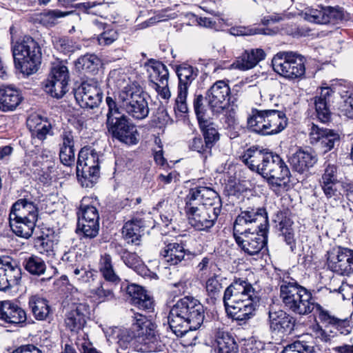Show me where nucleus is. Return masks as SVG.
<instances>
[{"instance_id": "f257e3e1", "label": "nucleus", "mask_w": 353, "mask_h": 353, "mask_svg": "<svg viewBox=\"0 0 353 353\" xmlns=\"http://www.w3.org/2000/svg\"><path fill=\"white\" fill-rule=\"evenodd\" d=\"M268 219L264 208H248L237 216L233 236L238 246L250 256L267 250Z\"/></svg>"}, {"instance_id": "f03ea898", "label": "nucleus", "mask_w": 353, "mask_h": 353, "mask_svg": "<svg viewBox=\"0 0 353 353\" xmlns=\"http://www.w3.org/2000/svg\"><path fill=\"white\" fill-rule=\"evenodd\" d=\"M223 301L228 315L245 323L255 316L259 297L247 279L238 278L225 290Z\"/></svg>"}, {"instance_id": "7ed1b4c3", "label": "nucleus", "mask_w": 353, "mask_h": 353, "mask_svg": "<svg viewBox=\"0 0 353 353\" xmlns=\"http://www.w3.org/2000/svg\"><path fill=\"white\" fill-rule=\"evenodd\" d=\"M129 330H123L118 335L117 343L122 350L134 346L141 352H157L163 351V345L155 334V325L147 317L134 313Z\"/></svg>"}, {"instance_id": "20e7f679", "label": "nucleus", "mask_w": 353, "mask_h": 353, "mask_svg": "<svg viewBox=\"0 0 353 353\" xmlns=\"http://www.w3.org/2000/svg\"><path fill=\"white\" fill-rule=\"evenodd\" d=\"M204 318L205 308L200 301L192 296H185L171 307L168 322L172 332L182 337L188 331L199 328Z\"/></svg>"}, {"instance_id": "39448f33", "label": "nucleus", "mask_w": 353, "mask_h": 353, "mask_svg": "<svg viewBox=\"0 0 353 353\" xmlns=\"http://www.w3.org/2000/svg\"><path fill=\"white\" fill-rule=\"evenodd\" d=\"M279 296L285 308L289 312L301 315L310 314L316 307L311 292L290 276L284 273L279 283Z\"/></svg>"}, {"instance_id": "423d86ee", "label": "nucleus", "mask_w": 353, "mask_h": 353, "mask_svg": "<svg viewBox=\"0 0 353 353\" xmlns=\"http://www.w3.org/2000/svg\"><path fill=\"white\" fill-rule=\"evenodd\" d=\"M105 102L108 108L105 125L112 138L128 145L137 144L139 134L137 126L119 111L117 103L112 97H107Z\"/></svg>"}, {"instance_id": "0eeeda50", "label": "nucleus", "mask_w": 353, "mask_h": 353, "mask_svg": "<svg viewBox=\"0 0 353 353\" xmlns=\"http://www.w3.org/2000/svg\"><path fill=\"white\" fill-rule=\"evenodd\" d=\"M12 52L15 68L27 76L35 73L41 59V48L38 43L30 36L13 43Z\"/></svg>"}, {"instance_id": "6e6552de", "label": "nucleus", "mask_w": 353, "mask_h": 353, "mask_svg": "<svg viewBox=\"0 0 353 353\" xmlns=\"http://www.w3.org/2000/svg\"><path fill=\"white\" fill-rule=\"evenodd\" d=\"M260 174L266 179L276 193L285 192L290 187V172L285 162L277 154H271Z\"/></svg>"}, {"instance_id": "1a4fd4ad", "label": "nucleus", "mask_w": 353, "mask_h": 353, "mask_svg": "<svg viewBox=\"0 0 353 353\" xmlns=\"http://www.w3.org/2000/svg\"><path fill=\"white\" fill-rule=\"evenodd\" d=\"M272 65L277 74L289 80L301 79L305 73V58L292 51L278 52L274 56Z\"/></svg>"}, {"instance_id": "9d476101", "label": "nucleus", "mask_w": 353, "mask_h": 353, "mask_svg": "<svg viewBox=\"0 0 353 353\" xmlns=\"http://www.w3.org/2000/svg\"><path fill=\"white\" fill-rule=\"evenodd\" d=\"M68 327L70 328L71 341H74L77 345L83 348V353H101L94 347H87L85 333L83 327L85 324L86 306L81 303L68 302Z\"/></svg>"}, {"instance_id": "9b49d317", "label": "nucleus", "mask_w": 353, "mask_h": 353, "mask_svg": "<svg viewBox=\"0 0 353 353\" xmlns=\"http://www.w3.org/2000/svg\"><path fill=\"white\" fill-rule=\"evenodd\" d=\"M75 170L76 178L82 187H92L99 177V163L97 153L92 151L88 155L87 152L81 150Z\"/></svg>"}, {"instance_id": "f8f14e48", "label": "nucleus", "mask_w": 353, "mask_h": 353, "mask_svg": "<svg viewBox=\"0 0 353 353\" xmlns=\"http://www.w3.org/2000/svg\"><path fill=\"white\" fill-rule=\"evenodd\" d=\"M90 198L81 200L79 211L77 212L78 222L76 232H82L86 238L92 239L97 236L99 230V214L95 206L89 204Z\"/></svg>"}, {"instance_id": "ddd939ff", "label": "nucleus", "mask_w": 353, "mask_h": 353, "mask_svg": "<svg viewBox=\"0 0 353 353\" xmlns=\"http://www.w3.org/2000/svg\"><path fill=\"white\" fill-rule=\"evenodd\" d=\"M103 91L100 83L94 79L83 81L74 90V97L77 103L82 108L93 109L101 103L103 99Z\"/></svg>"}, {"instance_id": "4468645a", "label": "nucleus", "mask_w": 353, "mask_h": 353, "mask_svg": "<svg viewBox=\"0 0 353 353\" xmlns=\"http://www.w3.org/2000/svg\"><path fill=\"white\" fill-rule=\"evenodd\" d=\"M50 79L44 85L45 91L52 97L60 99L65 94L66 61L55 58L52 63Z\"/></svg>"}, {"instance_id": "2eb2a0df", "label": "nucleus", "mask_w": 353, "mask_h": 353, "mask_svg": "<svg viewBox=\"0 0 353 353\" xmlns=\"http://www.w3.org/2000/svg\"><path fill=\"white\" fill-rule=\"evenodd\" d=\"M119 100L120 106L135 119L141 120L149 114L148 104L141 94L132 90H122L119 92Z\"/></svg>"}, {"instance_id": "dca6fc26", "label": "nucleus", "mask_w": 353, "mask_h": 353, "mask_svg": "<svg viewBox=\"0 0 353 353\" xmlns=\"http://www.w3.org/2000/svg\"><path fill=\"white\" fill-rule=\"evenodd\" d=\"M327 265L332 272L348 276L353 273V250L336 247L327 252Z\"/></svg>"}, {"instance_id": "f3484780", "label": "nucleus", "mask_w": 353, "mask_h": 353, "mask_svg": "<svg viewBox=\"0 0 353 353\" xmlns=\"http://www.w3.org/2000/svg\"><path fill=\"white\" fill-rule=\"evenodd\" d=\"M309 137L310 143L320 148L323 152L332 150L340 143V135L338 132L321 128L314 123L310 128Z\"/></svg>"}, {"instance_id": "a211bd4d", "label": "nucleus", "mask_w": 353, "mask_h": 353, "mask_svg": "<svg viewBox=\"0 0 353 353\" xmlns=\"http://www.w3.org/2000/svg\"><path fill=\"white\" fill-rule=\"evenodd\" d=\"M230 88L224 81H217L206 92L208 106L213 113H221L228 105Z\"/></svg>"}, {"instance_id": "6ab92c4d", "label": "nucleus", "mask_w": 353, "mask_h": 353, "mask_svg": "<svg viewBox=\"0 0 353 353\" xmlns=\"http://www.w3.org/2000/svg\"><path fill=\"white\" fill-rule=\"evenodd\" d=\"M318 321L333 336L338 333L347 335L350 332L349 321L347 319H341L332 315L331 312L324 309L320 304H316Z\"/></svg>"}, {"instance_id": "aec40b11", "label": "nucleus", "mask_w": 353, "mask_h": 353, "mask_svg": "<svg viewBox=\"0 0 353 353\" xmlns=\"http://www.w3.org/2000/svg\"><path fill=\"white\" fill-rule=\"evenodd\" d=\"M220 210L210 207H201L195 212L187 216L188 223L195 230L207 231L214 226L219 215Z\"/></svg>"}, {"instance_id": "412c9836", "label": "nucleus", "mask_w": 353, "mask_h": 353, "mask_svg": "<svg viewBox=\"0 0 353 353\" xmlns=\"http://www.w3.org/2000/svg\"><path fill=\"white\" fill-rule=\"evenodd\" d=\"M327 201L333 205H339L343 201L344 195L350 200L353 194V185L346 182L319 183Z\"/></svg>"}, {"instance_id": "4be33fe9", "label": "nucleus", "mask_w": 353, "mask_h": 353, "mask_svg": "<svg viewBox=\"0 0 353 353\" xmlns=\"http://www.w3.org/2000/svg\"><path fill=\"white\" fill-rule=\"evenodd\" d=\"M26 319V311L17 302L10 300L0 301V321L15 325L25 323Z\"/></svg>"}, {"instance_id": "5701e85b", "label": "nucleus", "mask_w": 353, "mask_h": 353, "mask_svg": "<svg viewBox=\"0 0 353 353\" xmlns=\"http://www.w3.org/2000/svg\"><path fill=\"white\" fill-rule=\"evenodd\" d=\"M270 329L279 334H289L294 330L295 319L283 310L269 312Z\"/></svg>"}, {"instance_id": "b1692460", "label": "nucleus", "mask_w": 353, "mask_h": 353, "mask_svg": "<svg viewBox=\"0 0 353 353\" xmlns=\"http://www.w3.org/2000/svg\"><path fill=\"white\" fill-rule=\"evenodd\" d=\"M272 153L261 150L259 146H252L245 151L241 159L251 170L260 174Z\"/></svg>"}, {"instance_id": "393cba45", "label": "nucleus", "mask_w": 353, "mask_h": 353, "mask_svg": "<svg viewBox=\"0 0 353 353\" xmlns=\"http://www.w3.org/2000/svg\"><path fill=\"white\" fill-rule=\"evenodd\" d=\"M127 293L131 297L132 304L138 309L148 312L154 310L153 299L142 287L136 284L130 285L127 287Z\"/></svg>"}, {"instance_id": "a878e982", "label": "nucleus", "mask_w": 353, "mask_h": 353, "mask_svg": "<svg viewBox=\"0 0 353 353\" xmlns=\"http://www.w3.org/2000/svg\"><path fill=\"white\" fill-rule=\"evenodd\" d=\"M265 52L261 48L246 50L241 57L233 62L232 67L242 71L248 70L265 59Z\"/></svg>"}, {"instance_id": "bb28decb", "label": "nucleus", "mask_w": 353, "mask_h": 353, "mask_svg": "<svg viewBox=\"0 0 353 353\" xmlns=\"http://www.w3.org/2000/svg\"><path fill=\"white\" fill-rule=\"evenodd\" d=\"M9 218L23 220L28 218L30 220H37L38 208L32 201L27 199H20L12 205Z\"/></svg>"}, {"instance_id": "cd10ccee", "label": "nucleus", "mask_w": 353, "mask_h": 353, "mask_svg": "<svg viewBox=\"0 0 353 353\" xmlns=\"http://www.w3.org/2000/svg\"><path fill=\"white\" fill-rule=\"evenodd\" d=\"M186 252L184 245L172 242L165 243V246L160 251V255L170 265H176L184 260Z\"/></svg>"}, {"instance_id": "c85d7f7f", "label": "nucleus", "mask_w": 353, "mask_h": 353, "mask_svg": "<svg viewBox=\"0 0 353 353\" xmlns=\"http://www.w3.org/2000/svg\"><path fill=\"white\" fill-rule=\"evenodd\" d=\"M270 23H254L253 26H236L231 27L229 32L234 36H248L254 34L274 35L279 32L278 28H271Z\"/></svg>"}, {"instance_id": "c756f323", "label": "nucleus", "mask_w": 353, "mask_h": 353, "mask_svg": "<svg viewBox=\"0 0 353 353\" xmlns=\"http://www.w3.org/2000/svg\"><path fill=\"white\" fill-rule=\"evenodd\" d=\"M288 161L293 170L303 173L316 163L317 158L312 152L300 149L293 153Z\"/></svg>"}, {"instance_id": "7c9ffc66", "label": "nucleus", "mask_w": 353, "mask_h": 353, "mask_svg": "<svg viewBox=\"0 0 353 353\" xmlns=\"http://www.w3.org/2000/svg\"><path fill=\"white\" fill-rule=\"evenodd\" d=\"M19 90L10 87H0V110L9 112L14 110L22 101Z\"/></svg>"}, {"instance_id": "2f4dec72", "label": "nucleus", "mask_w": 353, "mask_h": 353, "mask_svg": "<svg viewBox=\"0 0 353 353\" xmlns=\"http://www.w3.org/2000/svg\"><path fill=\"white\" fill-rule=\"evenodd\" d=\"M270 110L252 108L247 119L248 128L257 134L266 135Z\"/></svg>"}, {"instance_id": "473e14b6", "label": "nucleus", "mask_w": 353, "mask_h": 353, "mask_svg": "<svg viewBox=\"0 0 353 353\" xmlns=\"http://www.w3.org/2000/svg\"><path fill=\"white\" fill-rule=\"evenodd\" d=\"M332 92L331 88H323L320 95L315 98L314 105L316 117L323 123H326L331 119V112L328 104Z\"/></svg>"}, {"instance_id": "72a5a7b5", "label": "nucleus", "mask_w": 353, "mask_h": 353, "mask_svg": "<svg viewBox=\"0 0 353 353\" xmlns=\"http://www.w3.org/2000/svg\"><path fill=\"white\" fill-rule=\"evenodd\" d=\"M176 72L179 78L178 90L188 91L191 83L199 75L198 68L183 63L176 67Z\"/></svg>"}, {"instance_id": "f704fd0d", "label": "nucleus", "mask_w": 353, "mask_h": 353, "mask_svg": "<svg viewBox=\"0 0 353 353\" xmlns=\"http://www.w3.org/2000/svg\"><path fill=\"white\" fill-rule=\"evenodd\" d=\"M150 68V81L154 86L157 83L168 82L169 72L167 67L161 61L151 59L145 64Z\"/></svg>"}, {"instance_id": "c9c22d12", "label": "nucleus", "mask_w": 353, "mask_h": 353, "mask_svg": "<svg viewBox=\"0 0 353 353\" xmlns=\"http://www.w3.org/2000/svg\"><path fill=\"white\" fill-rule=\"evenodd\" d=\"M143 223L140 219H132L127 221L122 228V234L128 243L139 245L141 241V232Z\"/></svg>"}, {"instance_id": "e433bc0d", "label": "nucleus", "mask_w": 353, "mask_h": 353, "mask_svg": "<svg viewBox=\"0 0 353 353\" xmlns=\"http://www.w3.org/2000/svg\"><path fill=\"white\" fill-rule=\"evenodd\" d=\"M266 135L276 134L283 131L287 126L288 119L282 111L270 110Z\"/></svg>"}, {"instance_id": "4c0bfd02", "label": "nucleus", "mask_w": 353, "mask_h": 353, "mask_svg": "<svg viewBox=\"0 0 353 353\" xmlns=\"http://www.w3.org/2000/svg\"><path fill=\"white\" fill-rule=\"evenodd\" d=\"M101 63V59L97 55L86 54L74 61V67L78 72L94 74L98 72Z\"/></svg>"}, {"instance_id": "58836bf2", "label": "nucleus", "mask_w": 353, "mask_h": 353, "mask_svg": "<svg viewBox=\"0 0 353 353\" xmlns=\"http://www.w3.org/2000/svg\"><path fill=\"white\" fill-rule=\"evenodd\" d=\"M216 353H239V347L234 339L228 333L218 331L216 334Z\"/></svg>"}, {"instance_id": "ea45409f", "label": "nucleus", "mask_w": 353, "mask_h": 353, "mask_svg": "<svg viewBox=\"0 0 353 353\" xmlns=\"http://www.w3.org/2000/svg\"><path fill=\"white\" fill-rule=\"evenodd\" d=\"M28 305L33 316L38 321L46 320L50 314L48 301L39 295L31 296L29 298Z\"/></svg>"}, {"instance_id": "a19ab883", "label": "nucleus", "mask_w": 353, "mask_h": 353, "mask_svg": "<svg viewBox=\"0 0 353 353\" xmlns=\"http://www.w3.org/2000/svg\"><path fill=\"white\" fill-rule=\"evenodd\" d=\"M37 220L12 219L9 218L10 226L12 231L18 236L28 239L33 233Z\"/></svg>"}, {"instance_id": "79ce46f5", "label": "nucleus", "mask_w": 353, "mask_h": 353, "mask_svg": "<svg viewBox=\"0 0 353 353\" xmlns=\"http://www.w3.org/2000/svg\"><path fill=\"white\" fill-rule=\"evenodd\" d=\"M26 123L32 134L40 140L46 138L50 128V125L46 121H43L42 117L36 114L30 115Z\"/></svg>"}, {"instance_id": "37998d69", "label": "nucleus", "mask_w": 353, "mask_h": 353, "mask_svg": "<svg viewBox=\"0 0 353 353\" xmlns=\"http://www.w3.org/2000/svg\"><path fill=\"white\" fill-rule=\"evenodd\" d=\"M4 260L8 263L4 266V274L7 279V284H8L5 287L6 292L12 286L19 284L21 279V269L10 256H4Z\"/></svg>"}, {"instance_id": "c03bdc74", "label": "nucleus", "mask_w": 353, "mask_h": 353, "mask_svg": "<svg viewBox=\"0 0 353 353\" xmlns=\"http://www.w3.org/2000/svg\"><path fill=\"white\" fill-rule=\"evenodd\" d=\"M201 198L203 205L206 207L212 206L213 208H218L221 211V201L218 193L210 187L197 186L194 188Z\"/></svg>"}, {"instance_id": "a18cd8bd", "label": "nucleus", "mask_w": 353, "mask_h": 353, "mask_svg": "<svg viewBox=\"0 0 353 353\" xmlns=\"http://www.w3.org/2000/svg\"><path fill=\"white\" fill-rule=\"evenodd\" d=\"M58 242L57 234H53L52 236L47 235L41 236L36 241L35 248L39 253L48 256H53L56 254Z\"/></svg>"}, {"instance_id": "49530a36", "label": "nucleus", "mask_w": 353, "mask_h": 353, "mask_svg": "<svg viewBox=\"0 0 353 353\" xmlns=\"http://www.w3.org/2000/svg\"><path fill=\"white\" fill-rule=\"evenodd\" d=\"M99 270L107 282L112 283L114 285L120 282L121 279L114 272L112 263V257L110 254H105L101 256L99 262Z\"/></svg>"}, {"instance_id": "de8ad7c7", "label": "nucleus", "mask_w": 353, "mask_h": 353, "mask_svg": "<svg viewBox=\"0 0 353 353\" xmlns=\"http://www.w3.org/2000/svg\"><path fill=\"white\" fill-rule=\"evenodd\" d=\"M193 107L194 112L199 125H204L205 123L210 121V116L208 114V102L206 96L204 97L201 94H195L193 100Z\"/></svg>"}, {"instance_id": "09e8293b", "label": "nucleus", "mask_w": 353, "mask_h": 353, "mask_svg": "<svg viewBox=\"0 0 353 353\" xmlns=\"http://www.w3.org/2000/svg\"><path fill=\"white\" fill-rule=\"evenodd\" d=\"M117 252L123 263L130 268L139 273L145 270L141 259L135 252H130L121 247H119Z\"/></svg>"}, {"instance_id": "8fccbe9b", "label": "nucleus", "mask_w": 353, "mask_h": 353, "mask_svg": "<svg viewBox=\"0 0 353 353\" xmlns=\"http://www.w3.org/2000/svg\"><path fill=\"white\" fill-rule=\"evenodd\" d=\"M23 265L25 270L32 275L40 276L45 273L46 264L37 255H31L24 259Z\"/></svg>"}, {"instance_id": "3c124183", "label": "nucleus", "mask_w": 353, "mask_h": 353, "mask_svg": "<svg viewBox=\"0 0 353 353\" xmlns=\"http://www.w3.org/2000/svg\"><path fill=\"white\" fill-rule=\"evenodd\" d=\"M201 130L203 133L205 146L212 152V148L219 140L220 136L218 130L212 126V123L208 121L204 125H199Z\"/></svg>"}, {"instance_id": "603ef678", "label": "nucleus", "mask_w": 353, "mask_h": 353, "mask_svg": "<svg viewBox=\"0 0 353 353\" xmlns=\"http://www.w3.org/2000/svg\"><path fill=\"white\" fill-rule=\"evenodd\" d=\"M203 205L201 198L199 197L197 190L194 188H190L188 194L185 198L184 211L186 216L201 209Z\"/></svg>"}, {"instance_id": "864d4df0", "label": "nucleus", "mask_w": 353, "mask_h": 353, "mask_svg": "<svg viewBox=\"0 0 353 353\" xmlns=\"http://www.w3.org/2000/svg\"><path fill=\"white\" fill-rule=\"evenodd\" d=\"M324 14L325 16L324 22H330L331 20L336 21H347L350 20V14L343 8L339 6L334 7L325 6Z\"/></svg>"}, {"instance_id": "5fc2aeb1", "label": "nucleus", "mask_w": 353, "mask_h": 353, "mask_svg": "<svg viewBox=\"0 0 353 353\" xmlns=\"http://www.w3.org/2000/svg\"><path fill=\"white\" fill-rule=\"evenodd\" d=\"M92 296L99 303L110 301L114 299L113 289L108 286V283L103 282L96 288L91 290Z\"/></svg>"}, {"instance_id": "6e6d98bb", "label": "nucleus", "mask_w": 353, "mask_h": 353, "mask_svg": "<svg viewBox=\"0 0 353 353\" xmlns=\"http://www.w3.org/2000/svg\"><path fill=\"white\" fill-rule=\"evenodd\" d=\"M175 206L169 203L168 200L162 199L156 205L154 210L159 212L161 221L165 225H168L174 217Z\"/></svg>"}, {"instance_id": "4d7b16f0", "label": "nucleus", "mask_w": 353, "mask_h": 353, "mask_svg": "<svg viewBox=\"0 0 353 353\" xmlns=\"http://www.w3.org/2000/svg\"><path fill=\"white\" fill-rule=\"evenodd\" d=\"M221 281L222 279L216 274L210 276L206 281L205 290L207 294L214 301L220 296L223 288Z\"/></svg>"}, {"instance_id": "13d9d810", "label": "nucleus", "mask_w": 353, "mask_h": 353, "mask_svg": "<svg viewBox=\"0 0 353 353\" xmlns=\"http://www.w3.org/2000/svg\"><path fill=\"white\" fill-rule=\"evenodd\" d=\"M128 77L127 74L122 72L121 70H112L108 77V83L110 85H114L118 89H122V90H132L128 88Z\"/></svg>"}, {"instance_id": "bf43d9fd", "label": "nucleus", "mask_w": 353, "mask_h": 353, "mask_svg": "<svg viewBox=\"0 0 353 353\" xmlns=\"http://www.w3.org/2000/svg\"><path fill=\"white\" fill-rule=\"evenodd\" d=\"M188 148L197 152L205 159L212 155L210 150L205 148L204 140L200 137H194L188 142Z\"/></svg>"}, {"instance_id": "052dcab7", "label": "nucleus", "mask_w": 353, "mask_h": 353, "mask_svg": "<svg viewBox=\"0 0 353 353\" xmlns=\"http://www.w3.org/2000/svg\"><path fill=\"white\" fill-rule=\"evenodd\" d=\"M339 175L338 167L336 165L328 163L319 179V183L343 182Z\"/></svg>"}, {"instance_id": "680f3d73", "label": "nucleus", "mask_w": 353, "mask_h": 353, "mask_svg": "<svg viewBox=\"0 0 353 353\" xmlns=\"http://www.w3.org/2000/svg\"><path fill=\"white\" fill-rule=\"evenodd\" d=\"M275 226L281 232L284 230L292 229L293 222L288 217L286 213L282 211H278L273 219Z\"/></svg>"}, {"instance_id": "e2e57ef3", "label": "nucleus", "mask_w": 353, "mask_h": 353, "mask_svg": "<svg viewBox=\"0 0 353 353\" xmlns=\"http://www.w3.org/2000/svg\"><path fill=\"white\" fill-rule=\"evenodd\" d=\"M68 270H72L74 279H77V281L82 283L90 282V280H93V276H94V274L92 271L87 270L83 268H74L73 265L68 266Z\"/></svg>"}, {"instance_id": "0e129e2a", "label": "nucleus", "mask_w": 353, "mask_h": 353, "mask_svg": "<svg viewBox=\"0 0 353 353\" xmlns=\"http://www.w3.org/2000/svg\"><path fill=\"white\" fill-rule=\"evenodd\" d=\"M117 38L118 33L117 30L105 26L104 31L98 36L97 40L100 45L107 46L112 43Z\"/></svg>"}, {"instance_id": "69168bd1", "label": "nucleus", "mask_w": 353, "mask_h": 353, "mask_svg": "<svg viewBox=\"0 0 353 353\" xmlns=\"http://www.w3.org/2000/svg\"><path fill=\"white\" fill-rule=\"evenodd\" d=\"M286 353H315L314 347L301 341H295L288 345Z\"/></svg>"}, {"instance_id": "338daca9", "label": "nucleus", "mask_w": 353, "mask_h": 353, "mask_svg": "<svg viewBox=\"0 0 353 353\" xmlns=\"http://www.w3.org/2000/svg\"><path fill=\"white\" fill-rule=\"evenodd\" d=\"M319 8H320L319 10L314 8L307 9V11L304 13L303 19L310 22L312 21H314V22H321V19L323 21V22L325 21V6H319Z\"/></svg>"}, {"instance_id": "774afa93", "label": "nucleus", "mask_w": 353, "mask_h": 353, "mask_svg": "<svg viewBox=\"0 0 353 353\" xmlns=\"http://www.w3.org/2000/svg\"><path fill=\"white\" fill-rule=\"evenodd\" d=\"M188 91L178 90V94L176 99L175 110H178L181 113H186L188 111V107L186 103Z\"/></svg>"}]
</instances>
